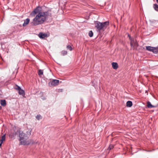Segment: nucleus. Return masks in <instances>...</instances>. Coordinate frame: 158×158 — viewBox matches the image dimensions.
<instances>
[{
	"instance_id": "19",
	"label": "nucleus",
	"mask_w": 158,
	"mask_h": 158,
	"mask_svg": "<svg viewBox=\"0 0 158 158\" xmlns=\"http://www.w3.org/2000/svg\"><path fill=\"white\" fill-rule=\"evenodd\" d=\"M134 41L133 40H131V42H130V44H131V46H135V45H136V43H135V44H133V43H134Z\"/></svg>"
},
{
	"instance_id": "11",
	"label": "nucleus",
	"mask_w": 158,
	"mask_h": 158,
	"mask_svg": "<svg viewBox=\"0 0 158 158\" xmlns=\"http://www.w3.org/2000/svg\"><path fill=\"white\" fill-rule=\"evenodd\" d=\"M127 106L128 107H131L132 105V102L131 101H128L126 103Z\"/></svg>"
},
{
	"instance_id": "6",
	"label": "nucleus",
	"mask_w": 158,
	"mask_h": 158,
	"mask_svg": "<svg viewBox=\"0 0 158 158\" xmlns=\"http://www.w3.org/2000/svg\"><path fill=\"white\" fill-rule=\"evenodd\" d=\"M28 138H25L24 137V138H23V139L22 140L25 143L24 144H20V145H29L31 143H33V140L30 139L29 140H27V139Z\"/></svg>"
},
{
	"instance_id": "16",
	"label": "nucleus",
	"mask_w": 158,
	"mask_h": 158,
	"mask_svg": "<svg viewBox=\"0 0 158 158\" xmlns=\"http://www.w3.org/2000/svg\"><path fill=\"white\" fill-rule=\"evenodd\" d=\"M43 74V70L41 69H40L38 72V75L41 76Z\"/></svg>"
},
{
	"instance_id": "9",
	"label": "nucleus",
	"mask_w": 158,
	"mask_h": 158,
	"mask_svg": "<svg viewBox=\"0 0 158 158\" xmlns=\"http://www.w3.org/2000/svg\"><path fill=\"white\" fill-rule=\"evenodd\" d=\"M30 20L29 19L27 18L24 20V23L23 25V27L27 26L29 23Z\"/></svg>"
},
{
	"instance_id": "23",
	"label": "nucleus",
	"mask_w": 158,
	"mask_h": 158,
	"mask_svg": "<svg viewBox=\"0 0 158 158\" xmlns=\"http://www.w3.org/2000/svg\"><path fill=\"white\" fill-rule=\"evenodd\" d=\"M67 52L66 51H64L62 52V54L63 55H66L67 54Z\"/></svg>"
},
{
	"instance_id": "28",
	"label": "nucleus",
	"mask_w": 158,
	"mask_h": 158,
	"mask_svg": "<svg viewBox=\"0 0 158 158\" xmlns=\"http://www.w3.org/2000/svg\"><path fill=\"white\" fill-rule=\"evenodd\" d=\"M1 107L0 106V110L1 109Z\"/></svg>"
},
{
	"instance_id": "18",
	"label": "nucleus",
	"mask_w": 158,
	"mask_h": 158,
	"mask_svg": "<svg viewBox=\"0 0 158 158\" xmlns=\"http://www.w3.org/2000/svg\"><path fill=\"white\" fill-rule=\"evenodd\" d=\"M93 32L92 31H89V35L90 37H92L93 36Z\"/></svg>"
},
{
	"instance_id": "27",
	"label": "nucleus",
	"mask_w": 158,
	"mask_h": 158,
	"mask_svg": "<svg viewBox=\"0 0 158 158\" xmlns=\"http://www.w3.org/2000/svg\"><path fill=\"white\" fill-rule=\"evenodd\" d=\"M128 36H129V38H130V39H131V37H130V36L129 35H128Z\"/></svg>"
},
{
	"instance_id": "22",
	"label": "nucleus",
	"mask_w": 158,
	"mask_h": 158,
	"mask_svg": "<svg viewBox=\"0 0 158 158\" xmlns=\"http://www.w3.org/2000/svg\"><path fill=\"white\" fill-rule=\"evenodd\" d=\"M67 48L68 49H69L70 51H71L72 49V47L70 45H67Z\"/></svg>"
},
{
	"instance_id": "5",
	"label": "nucleus",
	"mask_w": 158,
	"mask_h": 158,
	"mask_svg": "<svg viewBox=\"0 0 158 158\" xmlns=\"http://www.w3.org/2000/svg\"><path fill=\"white\" fill-rule=\"evenodd\" d=\"M146 49L147 50L152 52L154 53H157L158 51L157 48L151 47L150 46H148L146 47Z\"/></svg>"
},
{
	"instance_id": "21",
	"label": "nucleus",
	"mask_w": 158,
	"mask_h": 158,
	"mask_svg": "<svg viewBox=\"0 0 158 158\" xmlns=\"http://www.w3.org/2000/svg\"><path fill=\"white\" fill-rule=\"evenodd\" d=\"M36 118L38 120L42 118V117L40 115H38L36 116Z\"/></svg>"
},
{
	"instance_id": "7",
	"label": "nucleus",
	"mask_w": 158,
	"mask_h": 158,
	"mask_svg": "<svg viewBox=\"0 0 158 158\" xmlns=\"http://www.w3.org/2000/svg\"><path fill=\"white\" fill-rule=\"evenodd\" d=\"M38 36L40 38L44 39L47 37V35L46 34L40 32Z\"/></svg>"
},
{
	"instance_id": "8",
	"label": "nucleus",
	"mask_w": 158,
	"mask_h": 158,
	"mask_svg": "<svg viewBox=\"0 0 158 158\" xmlns=\"http://www.w3.org/2000/svg\"><path fill=\"white\" fill-rule=\"evenodd\" d=\"M32 130L31 129H28L27 131H26V133L25 134V135L27 136V137H28L30 136L31 134Z\"/></svg>"
},
{
	"instance_id": "12",
	"label": "nucleus",
	"mask_w": 158,
	"mask_h": 158,
	"mask_svg": "<svg viewBox=\"0 0 158 158\" xmlns=\"http://www.w3.org/2000/svg\"><path fill=\"white\" fill-rule=\"evenodd\" d=\"M147 106L149 108H152L155 107L156 106L152 105L149 102H148L147 103Z\"/></svg>"
},
{
	"instance_id": "15",
	"label": "nucleus",
	"mask_w": 158,
	"mask_h": 158,
	"mask_svg": "<svg viewBox=\"0 0 158 158\" xmlns=\"http://www.w3.org/2000/svg\"><path fill=\"white\" fill-rule=\"evenodd\" d=\"M5 139H6L5 134L2 137V138H1V139H0V142H2V143H3V141L5 140Z\"/></svg>"
},
{
	"instance_id": "26",
	"label": "nucleus",
	"mask_w": 158,
	"mask_h": 158,
	"mask_svg": "<svg viewBox=\"0 0 158 158\" xmlns=\"http://www.w3.org/2000/svg\"><path fill=\"white\" fill-rule=\"evenodd\" d=\"M157 2L158 3V0H156Z\"/></svg>"
},
{
	"instance_id": "4",
	"label": "nucleus",
	"mask_w": 158,
	"mask_h": 158,
	"mask_svg": "<svg viewBox=\"0 0 158 158\" xmlns=\"http://www.w3.org/2000/svg\"><path fill=\"white\" fill-rule=\"evenodd\" d=\"M59 83V81L56 79H53L49 83V86H55L58 85Z\"/></svg>"
},
{
	"instance_id": "17",
	"label": "nucleus",
	"mask_w": 158,
	"mask_h": 158,
	"mask_svg": "<svg viewBox=\"0 0 158 158\" xmlns=\"http://www.w3.org/2000/svg\"><path fill=\"white\" fill-rule=\"evenodd\" d=\"M154 8L155 10L158 11V5L157 4H154Z\"/></svg>"
},
{
	"instance_id": "24",
	"label": "nucleus",
	"mask_w": 158,
	"mask_h": 158,
	"mask_svg": "<svg viewBox=\"0 0 158 158\" xmlns=\"http://www.w3.org/2000/svg\"><path fill=\"white\" fill-rule=\"evenodd\" d=\"M17 86V88H16V89L17 90H18L19 91V90H20L21 89L20 87L19 86Z\"/></svg>"
},
{
	"instance_id": "1",
	"label": "nucleus",
	"mask_w": 158,
	"mask_h": 158,
	"mask_svg": "<svg viewBox=\"0 0 158 158\" xmlns=\"http://www.w3.org/2000/svg\"><path fill=\"white\" fill-rule=\"evenodd\" d=\"M32 13L36 14L35 18L31 23L32 25L35 26L43 24L49 16H51V13L48 11L43 12L41 11V8L37 7Z\"/></svg>"
},
{
	"instance_id": "10",
	"label": "nucleus",
	"mask_w": 158,
	"mask_h": 158,
	"mask_svg": "<svg viewBox=\"0 0 158 158\" xmlns=\"http://www.w3.org/2000/svg\"><path fill=\"white\" fill-rule=\"evenodd\" d=\"M113 68L114 69H117L118 67V64L117 63L113 62L112 63Z\"/></svg>"
},
{
	"instance_id": "13",
	"label": "nucleus",
	"mask_w": 158,
	"mask_h": 158,
	"mask_svg": "<svg viewBox=\"0 0 158 158\" xmlns=\"http://www.w3.org/2000/svg\"><path fill=\"white\" fill-rule=\"evenodd\" d=\"M19 94L20 95H24V91L22 89H21L19 91Z\"/></svg>"
},
{
	"instance_id": "25",
	"label": "nucleus",
	"mask_w": 158,
	"mask_h": 158,
	"mask_svg": "<svg viewBox=\"0 0 158 158\" xmlns=\"http://www.w3.org/2000/svg\"><path fill=\"white\" fill-rule=\"evenodd\" d=\"M3 143H2V142H0V147H1V146L2 145V144Z\"/></svg>"
},
{
	"instance_id": "3",
	"label": "nucleus",
	"mask_w": 158,
	"mask_h": 158,
	"mask_svg": "<svg viewBox=\"0 0 158 158\" xmlns=\"http://www.w3.org/2000/svg\"><path fill=\"white\" fill-rule=\"evenodd\" d=\"M19 140L20 141V144H24L25 143L22 140L24 137L27 138V136L25 135V134L22 131H20L19 132Z\"/></svg>"
},
{
	"instance_id": "14",
	"label": "nucleus",
	"mask_w": 158,
	"mask_h": 158,
	"mask_svg": "<svg viewBox=\"0 0 158 158\" xmlns=\"http://www.w3.org/2000/svg\"><path fill=\"white\" fill-rule=\"evenodd\" d=\"M1 104L3 106H6V101L5 100H1Z\"/></svg>"
},
{
	"instance_id": "2",
	"label": "nucleus",
	"mask_w": 158,
	"mask_h": 158,
	"mask_svg": "<svg viewBox=\"0 0 158 158\" xmlns=\"http://www.w3.org/2000/svg\"><path fill=\"white\" fill-rule=\"evenodd\" d=\"M109 22L108 21L103 23L96 21L95 23V27L100 31L101 30H103L105 29L107 26L109 25Z\"/></svg>"
},
{
	"instance_id": "20",
	"label": "nucleus",
	"mask_w": 158,
	"mask_h": 158,
	"mask_svg": "<svg viewBox=\"0 0 158 158\" xmlns=\"http://www.w3.org/2000/svg\"><path fill=\"white\" fill-rule=\"evenodd\" d=\"M114 148V146L112 144H110V145L109 146L108 148V149L109 150H110Z\"/></svg>"
}]
</instances>
